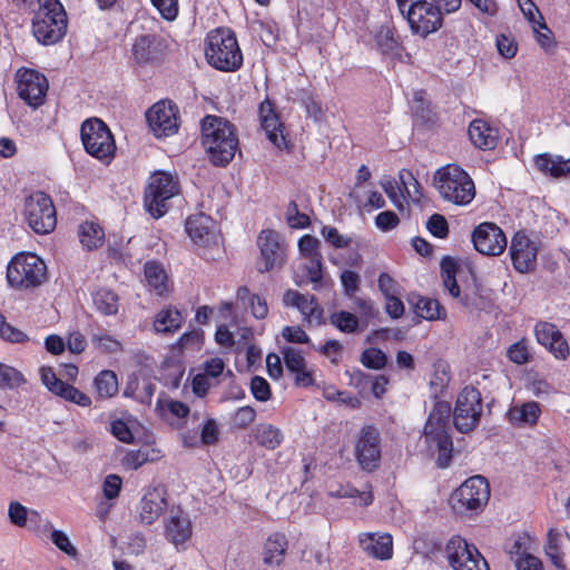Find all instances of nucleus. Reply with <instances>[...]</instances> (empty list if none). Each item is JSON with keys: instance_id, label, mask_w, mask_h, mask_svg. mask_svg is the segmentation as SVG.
<instances>
[{"instance_id": "obj_37", "label": "nucleus", "mask_w": 570, "mask_h": 570, "mask_svg": "<svg viewBox=\"0 0 570 570\" xmlns=\"http://www.w3.org/2000/svg\"><path fill=\"white\" fill-rule=\"evenodd\" d=\"M451 421L453 422L451 404L439 401L431 410L424 428H450Z\"/></svg>"}, {"instance_id": "obj_54", "label": "nucleus", "mask_w": 570, "mask_h": 570, "mask_svg": "<svg viewBox=\"0 0 570 570\" xmlns=\"http://www.w3.org/2000/svg\"><path fill=\"white\" fill-rule=\"evenodd\" d=\"M298 97L299 101L305 107L307 115L313 117L315 120H320L323 112L320 101L306 90H302Z\"/></svg>"}, {"instance_id": "obj_10", "label": "nucleus", "mask_w": 570, "mask_h": 570, "mask_svg": "<svg viewBox=\"0 0 570 570\" xmlns=\"http://www.w3.org/2000/svg\"><path fill=\"white\" fill-rule=\"evenodd\" d=\"M24 216L29 226L38 234L50 233L57 224L53 203L43 191L33 193L26 199Z\"/></svg>"}, {"instance_id": "obj_51", "label": "nucleus", "mask_w": 570, "mask_h": 570, "mask_svg": "<svg viewBox=\"0 0 570 570\" xmlns=\"http://www.w3.org/2000/svg\"><path fill=\"white\" fill-rule=\"evenodd\" d=\"M286 219L292 228H304L309 224V217L299 213L297 204L292 200L286 209Z\"/></svg>"}, {"instance_id": "obj_2", "label": "nucleus", "mask_w": 570, "mask_h": 570, "mask_svg": "<svg viewBox=\"0 0 570 570\" xmlns=\"http://www.w3.org/2000/svg\"><path fill=\"white\" fill-rule=\"evenodd\" d=\"M32 8V32L38 42L50 46L60 41L67 31V13L58 0H37Z\"/></svg>"}, {"instance_id": "obj_18", "label": "nucleus", "mask_w": 570, "mask_h": 570, "mask_svg": "<svg viewBox=\"0 0 570 570\" xmlns=\"http://www.w3.org/2000/svg\"><path fill=\"white\" fill-rule=\"evenodd\" d=\"M257 245L265 263V267L259 268L261 273L279 268L284 265L286 261V245L277 232L272 229L262 230L257 239Z\"/></svg>"}, {"instance_id": "obj_19", "label": "nucleus", "mask_w": 570, "mask_h": 570, "mask_svg": "<svg viewBox=\"0 0 570 570\" xmlns=\"http://www.w3.org/2000/svg\"><path fill=\"white\" fill-rule=\"evenodd\" d=\"M406 18L412 31L422 37L436 31L442 26L441 11L429 4V1H424L421 4H416L411 9L406 10Z\"/></svg>"}, {"instance_id": "obj_59", "label": "nucleus", "mask_w": 570, "mask_h": 570, "mask_svg": "<svg viewBox=\"0 0 570 570\" xmlns=\"http://www.w3.org/2000/svg\"><path fill=\"white\" fill-rule=\"evenodd\" d=\"M341 283L345 294L348 297H354L360 286V275L353 271H344L341 274Z\"/></svg>"}, {"instance_id": "obj_60", "label": "nucleus", "mask_w": 570, "mask_h": 570, "mask_svg": "<svg viewBox=\"0 0 570 570\" xmlns=\"http://www.w3.org/2000/svg\"><path fill=\"white\" fill-rule=\"evenodd\" d=\"M51 540H52L53 544L58 549L63 551L66 554H68L70 557L77 556V549L71 544L68 535L65 532H62L60 530H53L51 532Z\"/></svg>"}, {"instance_id": "obj_58", "label": "nucleus", "mask_w": 570, "mask_h": 570, "mask_svg": "<svg viewBox=\"0 0 570 570\" xmlns=\"http://www.w3.org/2000/svg\"><path fill=\"white\" fill-rule=\"evenodd\" d=\"M283 354L286 368L289 372L298 371L305 366V358L298 350L285 347Z\"/></svg>"}, {"instance_id": "obj_49", "label": "nucleus", "mask_w": 570, "mask_h": 570, "mask_svg": "<svg viewBox=\"0 0 570 570\" xmlns=\"http://www.w3.org/2000/svg\"><path fill=\"white\" fill-rule=\"evenodd\" d=\"M24 383V377L21 372L14 367L0 363V389L1 387H18Z\"/></svg>"}, {"instance_id": "obj_27", "label": "nucleus", "mask_w": 570, "mask_h": 570, "mask_svg": "<svg viewBox=\"0 0 570 570\" xmlns=\"http://www.w3.org/2000/svg\"><path fill=\"white\" fill-rule=\"evenodd\" d=\"M360 546L367 556L387 560L393 554V541L389 533H362L360 534Z\"/></svg>"}, {"instance_id": "obj_62", "label": "nucleus", "mask_w": 570, "mask_h": 570, "mask_svg": "<svg viewBox=\"0 0 570 570\" xmlns=\"http://www.w3.org/2000/svg\"><path fill=\"white\" fill-rule=\"evenodd\" d=\"M508 357L515 364H524L529 361L530 354L524 342H517L508 350Z\"/></svg>"}, {"instance_id": "obj_47", "label": "nucleus", "mask_w": 570, "mask_h": 570, "mask_svg": "<svg viewBox=\"0 0 570 570\" xmlns=\"http://www.w3.org/2000/svg\"><path fill=\"white\" fill-rule=\"evenodd\" d=\"M157 409L160 410L163 414L168 413L177 419L186 417L189 414L187 404L171 399H158Z\"/></svg>"}, {"instance_id": "obj_35", "label": "nucleus", "mask_w": 570, "mask_h": 570, "mask_svg": "<svg viewBox=\"0 0 570 570\" xmlns=\"http://www.w3.org/2000/svg\"><path fill=\"white\" fill-rule=\"evenodd\" d=\"M79 239L83 247L91 250L102 245L104 229L94 222H85L79 226Z\"/></svg>"}, {"instance_id": "obj_15", "label": "nucleus", "mask_w": 570, "mask_h": 570, "mask_svg": "<svg viewBox=\"0 0 570 570\" xmlns=\"http://www.w3.org/2000/svg\"><path fill=\"white\" fill-rule=\"evenodd\" d=\"M168 51L169 43L167 38L157 33L138 36L131 48L134 60L141 66L161 61Z\"/></svg>"}, {"instance_id": "obj_7", "label": "nucleus", "mask_w": 570, "mask_h": 570, "mask_svg": "<svg viewBox=\"0 0 570 570\" xmlns=\"http://www.w3.org/2000/svg\"><path fill=\"white\" fill-rule=\"evenodd\" d=\"M490 498V487L482 475H474L464 481L450 497L452 509L460 514L478 512Z\"/></svg>"}, {"instance_id": "obj_20", "label": "nucleus", "mask_w": 570, "mask_h": 570, "mask_svg": "<svg viewBox=\"0 0 570 570\" xmlns=\"http://www.w3.org/2000/svg\"><path fill=\"white\" fill-rule=\"evenodd\" d=\"M355 458L363 470L373 471L379 466L381 446L377 430H362L355 444Z\"/></svg>"}, {"instance_id": "obj_30", "label": "nucleus", "mask_w": 570, "mask_h": 570, "mask_svg": "<svg viewBox=\"0 0 570 570\" xmlns=\"http://www.w3.org/2000/svg\"><path fill=\"white\" fill-rule=\"evenodd\" d=\"M469 136L472 144L480 149L491 150L497 146V137L493 129L481 119H475L470 124Z\"/></svg>"}, {"instance_id": "obj_21", "label": "nucleus", "mask_w": 570, "mask_h": 570, "mask_svg": "<svg viewBox=\"0 0 570 570\" xmlns=\"http://www.w3.org/2000/svg\"><path fill=\"white\" fill-rule=\"evenodd\" d=\"M40 375L42 383L55 395L85 407L91 404V399L87 394L60 380L51 367H41Z\"/></svg>"}, {"instance_id": "obj_52", "label": "nucleus", "mask_w": 570, "mask_h": 570, "mask_svg": "<svg viewBox=\"0 0 570 570\" xmlns=\"http://www.w3.org/2000/svg\"><path fill=\"white\" fill-rule=\"evenodd\" d=\"M321 234L335 248H345L351 244V238L340 234L337 228L333 226H324Z\"/></svg>"}, {"instance_id": "obj_24", "label": "nucleus", "mask_w": 570, "mask_h": 570, "mask_svg": "<svg viewBox=\"0 0 570 570\" xmlns=\"http://www.w3.org/2000/svg\"><path fill=\"white\" fill-rule=\"evenodd\" d=\"M539 344L548 348L557 358L566 360L569 355V345L561 332L552 323L539 322L534 327Z\"/></svg>"}, {"instance_id": "obj_1", "label": "nucleus", "mask_w": 570, "mask_h": 570, "mask_svg": "<svg viewBox=\"0 0 570 570\" xmlns=\"http://www.w3.org/2000/svg\"><path fill=\"white\" fill-rule=\"evenodd\" d=\"M202 142L212 164L224 167L238 148L235 126L223 117L208 115L202 121Z\"/></svg>"}, {"instance_id": "obj_8", "label": "nucleus", "mask_w": 570, "mask_h": 570, "mask_svg": "<svg viewBox=\"0 0 570 570\" xmlns=\"http://www.w3.org/2000/svg\"><path fill=\"white\" fill-rule=\"evenodd\" d=\"M80 136L86 151L92 157L106 163L114 157L116 150L114 136L102 120L98 118L85 120Z\"/></svg>"}, {"instance_id": "obj_56", "label": "nucleus", "mask_w": 570, "mask_h": 570, "mask_svg": "<svg viewBox=\"0 0 570 570\" xmlns=\"http://www.w3.org/2000/svg\"><path fill=\"white\" fill-rule=\"evenodd\" d=\"M426 228L429 232L439 238H445L449 234V225L444 216L440 214H433L428 223Z\"/></svg>"}, {"instance_id": "obj_13", "label": "nucleus", "mask_w": 570, "mask_h": 570, "mask_svg": "<svg viewBox=\"0 0 570 570\" xmlns=\"http://www.w3.org/2000/svg\"><path fill=\"white\" fill-rule=\"evenodd\" d=\"M48 90L47 78L32 69H20L17 72V91L20 99L28 106L38 108L45 101Z\"/></svg>"}, {"instance_id": "obj_5", "label": "nucleus", "mask_w": 570, "mask_h": 570, "mask_svg": "<svg viewBox=\"0 0 570 570\" xmlns=\"http://www.w3.org/2000/svg\"><path fill=\"white\" fill-rule=\"evenodd\" d=\"M470 430H423L422 436L426 444V451L435 459L439 469L451 465L455 454L461 453L468 446L465 433Z\"/></svg>"}, {"instance_id": "obj_40", "label": "nucleus", "mask_w": 570, "mask_h": 570, "mask_svg": "<svg viewBox=\"0 0 570 570\" xmlns=\"http://www.w3.org/2000/svg\"><path fill=\"white\" fill-rule=\"evenodd\" d=\"M97 394L101 399L114 396L118 392V380L115 372L109 370L101 371L94 381Z\"/></svg>"}, {"instance_id": "obj_29", "label": "nucleus", "mask_w": 570, "mask_h": 570, "mask_svg": "<svg viewBox=\"0 0 570 570\" xmlns=\"http://www.w3.org/2000/svg\"><path fill=\"white\" fill-rule=\"evenodd\" d=\"M165 534L175 546L186 542L191 537L190 520L181 511H170V517L166 521Z\"/></svg>"}, {"instance_id": "obj_43", "label": "nucleus", "mask_w": 570, "mask_h": 570, "mask_svg": "<svg viewBox=\"0 0 570 570\" xmlns=\"http://www.w3.org/2000/svg\"><path fill=\"white\" fill-rule=\"evenodd\" d=\"M331 324L338 331L353 334L356 333L360 326V318L346 311L334 312L330 316Z\"/></svg>"}, {"instance_id": "obj_48", "label": "nucleus", "mask_w": 570, "mask_h": 570, "mask_svg": "<svg viewBox=\"0 0 570 570\" xmlns=\"http://www.w3.org/2000/svg\"><path fill=\"white\" fill-rule=\"evenodd\" d=\"M361 362L368 368L381 370L385 366L387 356L383 351L370 347L362 353Z\"/></svg>"}, {"instance_id": "obj_11", "label": "nucleus", "mask_w": 570, "mask_h": 570, "mask_svg": "<svg viewBox=\"0 0 570 570\" xmlns=\"http://www.w3.org/2000/svg\"><path fill=\"white\" fill-rule=\"evenodd\" d=\"M445 556L453 570H490L479 550L459 535L448 541Z\"/></svg>"}, {"instance_id": "obj_44", "label": "nucleus", "mask_w": 570, "mask_h": 570, "mask_svg": "<svg viewBox=\"0 0 570 570\" xmlns=\"http://www.w3.org/2000/svg\"><path fill=\"white\" fill-rule=\"evenodd\" d=\"M90 340L95 348L104 353H118L122 351V344L104 331L91 332Z\"/></svg>"}, {"instance_id": "obj_22", "label": "nucleus", "mask_w": 570, "mask_h": 570, "mask_svg": "<svg viewBox=\"0 0 570 570\" xmlns=\"http://www.w3.org/2000/svg\"><path fill=\"white\" fill-rule=\"evenodd\" d=\"M167 491L164 485L150 487L144 493L140 503L138 518L140 523L153 524L167 508Z\"/></svg>"}, {"instance_id": "obj_45", "label": "nucleus", "mask_w": 570, "mask_h": 570, "mask_svg": "<svg viewBox=\"0 0 570 570\" xmlns=\"http://www.w3.org/2000/svg\"><path fill=\"white\" fill-rule=\"evenodd\" d=\"M375 42L383 53L394 52L399 47V41L394 37V31L389 26H381L375 33Z\"/></svg>"}, {"instance_id": "obj_28", "label": "nucleus", "mask_w": 570, "mask_h": 570, "mask_svg": "<svg viewBox=\"0 0 570 570\" xmlns=\"http://www.w3.org/2000/svg\"><path fill=\"white\" fill-rule=\"evenodd\" d=\"M535 168L553 178H570V158L559 155L541 154L534 158Z\"/></svg>"}, {"instance_id": "obj_64", "label": "nucleus", "mask_w": 570, "mask_h": 570, "mask_svg": "<svg viewBox=\"0 0 570 570\" xmlns=\"http://www.w3.org/2000/svg\"><path fill=\"white\" fill-rule=\"evenodd\" d=\"M121 489V479L116 474H109L106 476L102 485L104 495L114 500L119 495Z\"/></svg>"}, {"instance_id": "obj_12", "label": "nucleus", "mask_w": 570, "mask_h": 570, "mask_svg": "<svg viewBox=\"0 0 570 570\" xmlns=\"http://www.w3.org/2000/svg\"><path fill=\"white\" fill-rule=\"evenodd\" d=\"M483 415L481 393L473 386H465L458 395L453 410V428H476Z\"/></svg>"}, {"instance_id": "obj_6", "label": "nucleus", "mask_w": 570, "mask_h": 570, "mask_svg": "<svg viewBox=\"0 0 570 570\" xmlns=\"http://www.w3.org/2000/svg\"><path fill=\"white\" fill-rule=\"evenodd\" d=\"M7 279L14 288L37 287L47 279V266L36 254L20 253L8 264Z\"/></svg>"}, {"instance_id": "obj_26", "label": "nucleus", "mask_w": 570, "mask_h": 570, "mask_svg": "<svg viewBox=\"0 0 570 570\" xmlns=\"http://www.w3.org/2000/svg\"><path fill=\"white\" fill-rule=\"evenodd\" d=\"M186 232L200 246H209L217 238L213 230V220L205 214L189 216L186 220Z\"/></svg>"}, {"instance_id": "obj_17", "label": "nucleus", "mask_w": 570, "mask_h": 570, "mask_svg": "<svg viewBox=\"0 0 570 570\" xmlns=\"http://www.w3.org/2000/svg\"><path fill=\"white\" fill-rule=\"evenodd\" d=\"M539 246L524 232H517L510 245V256L513 267L519 273H529L537 266Z\"/></svg>"}, {"instance_id": "obj_32", "label": "nucleus", "mask_w": 570, "mask_h": 570, "mask_svg": "<svg viewBox=\"0 0 570 570\" xmlns=\"http://www.w3.org/2000/svg\"><path fill=\"white\" fill-rule=\"evenodd\" d=\"M183 321L181 313L177 308L169 306L157 313L154 328L157 333H174L180 328Z\"/></svg>"}, {"instance_id": "obj_34", "label": "nucleus", "mask_w": 570, "mask_h": 570, "mask_svg": "<svg viewBox=\"0 0 570 570\" xmlns=\"http://www.w3.org/2000/svg\"><path fill=\"white\" fill-rule=\"evenodd\" d=\"M156 391V384L150 377L130 380L125 390V394L131 395L142 404H150Z\"/></svg>"}, {"instance_id": "obj_38", "label": "nucleus", "mask_w": 570, "mask_h": 570, "mask_svg": "<svg viewBox=\"0 0 570 570\" xmlns=\"http://www.w3.org/2000/svg\"><path fill=\"white\" fill-rule=\"evenodd\" d=\"M540 414V407L537 402H527L521 406H513L509 410V419L512 423H525L533 425Z\"/></svg>"}, {"instance_id": "obj_14", "label": "nucleus", "mask_w": 570, "mask_h": 570, "mask_svg": "<svg viewBox=\"0 0 570 570\" xmlns=\"http://www.w3.org/2000/svg\"><path fill=\"white\" fill-rule=\"evenodd\" d=\"M146 119L154 135L158 138L174 135L179 127L178 108L169 100L156 102L146 112Z\"/></svg>"}, {"instance_id": "obj_63", "label": "nucleus", "mask_w": 570, "mask_h": 570, "mask_svg": "<svg viewBox=\"0 0 570 570\" xmlns=\"http://www.w3.org/2000/svg\"><path fill=\"white\" fill-rule=\"evenodd\" d=\"M399 216L392 210L382 212L375 217V224L377 228H380L383 232H387L395 228L399 225Z\"/></svg>"}, {"instance_id": "obj_46", "label": "nucleus", "mask_w": 570, "mask_h": 570, "mask_svg": "<svg viewBox=\"0 0 570 570\" xmlns=\"http://www.w3.org/2000/svg\"><path fill=\"white\" fill-rule=\"evenodd\" d=\"M249 438L258 445L269 450L277 448L284 439L279 430H255V433Z\"/></svg>"}, {"instance_id": "obj_41", "label": "nucleus", "mask_w": 570, "mask_h": 570, "mask_svg": "<svg viewBox=\"0 0 570 570\" xmlns=\"http://www.w3.org/2000/svg\"><path fill=\"white\" fill-rule=\"evenodd\" d=\"M98 312L104 315H115L118 312V296L110 289L100 288L92 296Z\"/></svg>"}, {"instance_id": "obj_33", "label": "nucleus", "mask_w": 570, "mask_h": 570, "mask_svg": "<svg viewBox=\"0 0 570 570\" xmlns=\"http://www.w3.org/2000/svg\"><path fill=\"white\" fill-rule=\"evenodd\" d=\"M287 549V540L284 534H272L264 546V562L271 566H279L283 562Z\"/></svg>"}, {"instance_id": "obj_55", "label": "nucleus", "mask_w": 570, "mask_h": 570, "mask_svg": "<svg viewBox=\"0 0 570 570\" xmlns=\"http://www.w3.org/2000/svg\"><path fill=\"white\" fill-rule=\"evenodd\" d=\"M321 240L311 235H304L301 237L298 242L299 252L306 257H320L322 256L320 252Z\"/></svg>"}, {"instance_id": "obj_23", "label": "nucleus", "mask_w": 570, "mask_h": 570, "mask_svg": "<svg viewBox=\"0 0 570 570\" xmlns=\"http://www.w3.org/2000/svg\"><path fill=\"white\" fill-rule=\"evenodd\" d=\"M258 116L261 126L266 132L268 140L278 149L287 147V140L284 135V125L279 120L274 105L269 99H265L259 104Z\"/></svg>"}, {"instance_id": "obj_57", "label": "nucleus", "mask_w": 570, "mask_h": 570, "mask_svg": "<svg viewBox=\"0 0 570 570\" xmlns=\"http://www.w3.org/2000/svg\"><path fill=\"white\" fill-rule=\"evenodd\" d=\"M323 256L320 257H311L308 258V264L306 265V274L311 283L314 284V288H318V285L323 279V265H322Z\"/></svg>"}, {"instance_id": "obj_39", "label": "nucleus", "mask_w": 570, "mask_h": 570, "mask_svg": "<svg viewBox=\"0 0 570 570\" xmlns=\"http://www.w3.org/2000/svg\"><path fill=\"white\" fill-rule=\"evenodd\" d=\"M458 271L456 262L450 257L445 256L441 261V273L443 278V285L449 291L451 296L459 298L460 297V286L458 285L455 275Z\"/></svg>"}, {"instance_id": "obj_42", "label": "nucleus", "mask_w": 570, "mask_h": 570, "mask_svg": "<svg viewBox=\"0 0 570 570\" xmlns=\"http://www.w3.org/2000/svg\"><path fill=\"white\" fill-rule=\"evenodd\" d=\"M561 539L562 533L552 528L548 532V541L544 547L547 556L550 558L551 562L558 567H563V552L561 549Z\"/></svg>"}, {"instance_id": "obj_3", "label": "nucleus", "mask_w": 570, "mask_h": 570, "mask_svg": "<svg viewBox=\"0 0 570 570\" xmlns=\"http://www.w3.org/2000/svg\"><path fill=\"white\" fill-rule=\"evenodd\" d=\"M205 55L214 68L222 71H236L243 63V55L235 33L230 29L218 28L206 39Z\"/></svg>"}, {"instance_id": "obj_4", "label": "nucleus", "mask_w": 570, "mask_h": 570, "mask_svg": "<svg viewBox=\"0 0 570 570\" xmlns=\"http://www.w3.org/2000/svg\"><path fill=\"white\" fill-rule=\"evenodd\" d=\"M434 185L441 197L454 205L465 206L475 197L472 178L458 165H446L434 175Z\"/></svg>"}, {"instance_id": "obj_25", "label": "nucleus", "mask_w": 570, "mask_h": 570, "mask_svg": "<svg viewBox=\"0 0 570 570\" xmlns=\"http://www.w3.org/2000/svg\"><path fill=\"white\" fill-rule=\"evenodd\" d=\"M283 303L286 306L296 307L303 315L304 321L320 324L323 315V308L318 305L315 296L304 295L295 289L285 292Z\"/></svg>"}, {"instance_id": "obj_9", "label": "nucleus", "mask_w": 570, "mask_h": 570, "mask_svg": "<svg viewBox=\"0 0 570 570\" xmlns=\"http://www.w3.org/2000/svg\"><path fill=\"white\" fill-rule=\"evenodd\" d=\"M178 191V181L173 175L164 171L155 173L145 191V207L153 217L159 218L168 210L167 202Z\"/></svg>"}, {"instance_id": "obj_53", "label": "nucleus", "mask_w": 570, "mask_h": 570, "mask_svg": "<svg viewBox=\"0 0 570 570\" xmlns=\"http://www.w3.org/2000/svg\"><path fill=\"white\" fill-rule=\"evenodd\" d=\"M30 510H28L21 503L14 501L9 504L8 515L10 522L17 527L23 528L28 524V514Z\"/></svg>"}, {"instance_id": "obj_31", "label": "nucleus", "mask_w": 570, "mask_h": 570, "mask_svg": "<svg viewBox=\"0 0 570 570\" xmlns=\"http://www.w3.org/2000/svg\"><path fill=\"white\" fill-rule=\"evenodd\" d=\"M409 302L415 314L421 318L433 321L445 316V309L438 299L413 295L409 298Z\"/></svg>"}, {"instance_id": "obj_50", "label": "nucleus", "mask_w": 570, "mask_h": 570, "mask_svg": "<svg viewBox=\"0 0 570 570\" xmlns=\"http://www.w3.org/2000/svg\"><path fill=\"white\" fill-rule=\"evenodd\" d=\"M0 337L11 343H23L28 341V335L7 323L3 316H0Z\"/></svg>"}, {"instance_id": "obj_61", "label": "nucleus", "mask_w": 570, "mask_h": 570, "mask_svg": "<svg viewBox=\"0 0 570 570\" xmlns=\"http://www.w3.org/2000/svg\"><path fill=\"white\" fill-rule=\"evenodd\" d=\"M250 390L254 397L258 401H267L271 396L269 384L262 376H254L252 379Z\"/></svg>"}, {"instance_id": "obj_36", "label": "nucleus", "mask_w": 570, "mask_h": 570, "mask_svg": "<svg viewBox=\"0 0 570 570\" xmlns=\"http://www.w3.org/2000/svg\"><path fill=\"white\" fill-rule=\"evenodd\" d=\"M145 277L148 285L158 295H163L167 291L168 277L160 264L156 262H148L145 265Z\"/></svg>"}, {"instance_id": "obj_16", "label": "nucleus", "mask_w": 570, "mask_h": 570, "mask_svg": "<svg viewBox=\"0 0 570 570\" xmlns=\"http://www.w3.org/2000/svg\"><path fill=\"white\" fill-rule=\"evenodd\" d=\"M474 248L487 256H499L507 247V237L494 223H482L472 233Z\"/></svg>"}]
</instances>
